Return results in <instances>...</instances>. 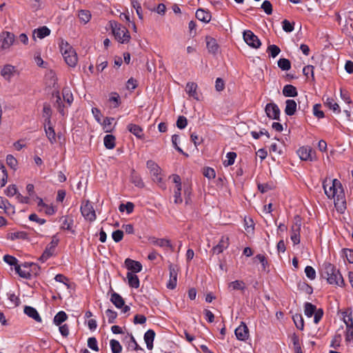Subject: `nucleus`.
<instances>
[{
  "instance_id": "nucleus-1",
  "label": "nucleus",
  "mask_w": 353,
  "mask_h": 353,
  "mask_svg": "<svg viewBox=\"0 0 353 353\" xmlns=\"http://www.w3.org/2000/svg\"><path fill=\"white\" fill-rule=\"evenodd\" d=\"M323 188L325 194L329 199H333L335 206L341 203L343 205L344 201V192L341 182L338 179H332L325 178L323 182Z\"/></svg>"
},
{
  "instance_id": "nucleus-2",
  "label": "nucleus",
  "mask_w": 353,
  "mask_h": 353,
  "mask_svg": "<svg viewBox=\"0 0 353 353\" xmlns=\"http://www.w3.org/2000/svg\"><path fill=\"white\" fill-rule=\"evenodd\" d=\"M321 276L330 285L342 287L344 280L339 270L330 263H323L321 269Z\"/></svg>"
},
{
  "instance_id": "nucleus-3",
  "label": "nucleus",
  "mask_w": 353,
  "mask_h": 353,
  "mask_svg": "<svg viewBox=\"0 0 353 353\" xmlns=\"http://www.w3.org/2000/svg\"><path fill=\"white\" fill-rule=\"evenodd\" d=\"M59 48L65 63L70 67H74L77 63L78 58L74 48L63 39L59 43Z\"/></svg>"
},
{
  "instance_id": "nucleus-4",
  "label": "nucleus",
  "mask_w": 353,
  "mask_h": 353,
  "mask_svg": "<svg viewBox=\"0 0 353 353\" xmlns=\"http://www.w3.org/2000/svg\"><path fill=\"white\" fill-rule=\"evenodd\" d=\"M110 26L115 39L121 43H128L130 34L128 29L116 21H111Z\"/></svg>"
},
{
  "instance_id": "nucleus-5",
  "label": "nucleus",
  "mask_w": 353,
  "mask_h": 353,
  "mask_svg": "<svg viewBox=\"0 0 353 353\" xmlns=\"http://www.w3.org/2000/svg\"><path fill=\"white\" fill-rule=\"evenodd\" d=\"M81 213L82 216L90 222L95 221L97 216L94 208L90 201H84L81 205Z\"/></svg>"
},
{
  "instance_id": "nucleus-6",
  "label": "nucleus",
  "mask_w": 353,
  "mask_h": 353,
  "mask_svg": "<svg viewBox=\"0 0 353 353\" xmlns=\"http://www.w3.org/2000/svg\"><path fill=\"white\" fill-rule=\"evenodd\" d=\"M146 166L150 170L152 180L158 184L162 183L163 178L161 168L152 160L148 161Z\"/></svg>"
},
{
  "instance_id": "nucleus-7",
  "label": "nucleus",
  "mask_w": 353,
  "mask_h": 353,
  "mask_svg": "<svg viewBox=\"0 0 353 353\" xmlns=\"http://www.w3.org/2000/svg\"><path fill=\"white\" fill-rule=\"evenodd\" d=\"M175 184L174 187V198L176 204H180L183 202L181 196L182 184L181 177L177 174H173L171 176Z\"/></svg>"
},
{
  "instance_id": "nucleus-8",
  "label": "nucleus",
  "mask_w": 353,
  "mask_h": 353,
  "mask_svg": "<svg viewBox=\"0 0 353 353\" xmlns=\"http://www.w3.org/2000/svg\"><path fill=\"white\" fill-rule=\"evenodd\" d=\"M302 161H313L316 159L315 152L310 146H302L296 152Z\"/></svg>"
},
{
  "instance_id": "nucleus-9",
  "label": "nucleus",
  "mask_w": 353,
  "mask_h": 353,
  "mask_svg": "<svg viewBox=\"0 0 353 353\" xmlns=\"http://www.w3.org/2000/svg\"><path fill=\"white\" fill-rule=\"evenodd\" d=\"M243 39L249 46L253 48L257 49L261 46V42L258 37L251 30H245L243 32Z\"/></svg>"
},
{
  "instance_id": "nucleus-10",
  "label": "nucleus",
  "mask_w": 353,
  "mask_h": 353,
  "mask_svg": "<svg viewBox=\"0 0 353 353\" xmlns=\"http://www.w3.org/2000/svg\"><path fill=\"white\" fill-rule=\"evenodd\" d=\"M15 36L10 32H3L0 35V48L2 50H7L14 43Z\"/></svg>"
},
{
  "instance_id": "nucleus-11",
  "label": "nucleus",
  "mask_w": 353,
  "mask_h": 353,
  "mask_svg": "<svg viewBox=\"0 0 353 353\" xmlns=\"http://www.w3.org/2000/svg\"><path fill=\"white\" fill-rule=\"evenodd\" d=\"M179 268L176 265L170 263L169 265L170 279L167 283V288L173 290L177 284V276Z\"/></svg>"
},
{
  "instance_id": "nucleus-12",
  "label": "nucleus",
  "mask_w": 353,
  "mask_h": 353,
  "mask_svg": "<svg viewBox=\"0 0 353 353\" xmlns=\"http://www.w3.org/2000/svg\"><path fill=\"white\" fill-rule=\"evenodd\" d=\"M265 112L268 118L274 120H279L280 110L276 103H268L265 108Z\"/></svg>"
},
{
  "instance_id": "nucleus-13",
  "label": "nucleus",
  "mask_w": 353,
  "mask_h": 353,
  "mask_svg": "<svg viewBox=\"0 0 353 353\" xmlns=\"http://www.w3.org/2000/svg\"><path fill=\"white\" fill-rule=\"evenodd\" d=\"M229 244V237L223 236L221 238L219 243L213 247L212 251L213 254H219L228 248Z\"/></svg>"
},
{
  "instance_id": "nucleus-14",
  "label": "nucleus",
  "mask_w": 353,
  "mask_h": 353,
  "mask_svg": "<svg viewBox=\"0 0 353 353\" xmlns=\"http://www.w3.org/2000/svg\"><path fill=\"white\" fill-rule=\"evenodd\" d=\"M198 85L194 82H188L185 86V92L190 97L196 101H199V94L197 92Z\"/></svg>"
},
{
  "instance_id": "nucleus-15",
  "label": "nucleus",
  "mask_w": 353,
  "mask_h": 353,
  "mask_svg": "<svg viewBox=\"0 0 353 353\" xmlns=\"http://www.w3.org/2000/svg\"><path fill=\"white\" fill-rule=\"evenodd\" d=\"M234 332L236 338L241 341H245L249 336L248 328L244 323H241V324L236 328Z\"/></svg>"
},
{
  "instance_id": "nucleus-16",
  "label": "nucleus",
  "mask_w": 353,
  "mask_h": 353,
  "mask_svg": "<svg viewBox=\"0 0 353 353\" xmlns=\"http://www.w3.org/2000/svg\"><path fill=\"white\" fill-rule=\"evenodd\" d=\"M125 265L126 268L132 272L137 273L141 272L142 270V265L140 262L132 260L130 259H125Z\"/></svg>"
},
{
  "instance_id": "nucleus-17",
  "label": "nucleus",
  "mask_w": 353,
  "mask_h": 353,
  "mask_svg": "<svg viewBox=\"0 0 353 353\" xmlns=\"http://www.w3.org/2000/svg\"><path fill=\"white\" fill-rule=\"evenodd\" d=\"M150 242L157 246L161 247V248H169L171 251H174V247L171 244L170 241L168 239H157L155 237H152L150 239Z\"/></svg>"
},
{
  "instance_id": "nucleus-18",
  "label": "nucleus",
  "mask_w": 353,
  "mask_h": 353,
  "mask_svg": "<svg viewBox=\"0 0 353 353\" xmlns=\"http://www.w3.org/2000/svg\"><path fill=\"white\" fill-rule=\"evenodd\" d=\"M23 311L26 315H28L29 317L33 319L37 322H38V323L41 322V321H42L41 318L35 308H34L31 306H26L24 307Z\"/></svg>"
},
{
  "instance_id": "nucleus-19",
  "label": "nucleus",
  "mask_w": 353,
  "mask_h": 353,
  "mask_svg": "<svg viewBox=\"0 0 353 353\" xmlns=\"http://www.w3.org/2000/svg\"><path fill=\"white\" fill-rule=\"evenodd\" d=\"M50 34V30L46 26H42L37 29L34 30L32 37L35 40L36 37L39 39H43Z\"/></svg>"
},
{
  "instance_id": "nucleus-20",
  "label": "nucleus",
  "mask_w": 353,
  "mask_h": 353,
  "mask_svg": "<svg viewBox=\"0 0 353 353\" xmlns=\"http://www.w3.org/2000/svg\"><path fill=\"white\" fill-rule=\"evenodd\" d=\"M206 46L210 53L215 54L219 50V45L215 39L211 37H206Z\"/></svg>"
},
{
  "instance_id": "nucleus-21",
  "label": "nucleus",
  "mask_w": 353,
  "mask_h": 353,
  "mask_svg": "<svg viewBox=\"0 0 353 353\" xmlns=\"http://www.w3.org/2000/svg\"><path fill=\"white\" fill-rule=\"evenodd\" d=\"M155 336V332L152 330H148L144 334V341L147 348L150 350L153 348V341Z\"/></svg>"
},
{
  "instance_id": "nucleus-22",
  "label": "nucleus",
  "mask_w": 353,
  "mask_h": 353,
  "mask_svg": "<svg viewBox=\"0 0 353 353\" xmlns=\"http://www.w3.org/2000/svg\"><path fill=\"white\" fill-rule=\"evenodd\" d=\"M285 104V113L288 116L294 115L296 110V101L292 99H288Z\"/></svg>"
},
{
  "instance_id": "nucleus-23",
  "label": "nucleus",
  "mask_w": 353,
  "mask_h": 353,
  "mask_svg": "<svg viewBox=\"0 0 353 353\" xmlns=\"http://www.w3.org/2000/svg\"><path fill=\"white\" fill-rule=\"evenodd\" d=\"M110 301L117 308H122V307L125 305V301L122 296L114 292L111 294Z\"/></svg>"
},
{
  "instance_id": "nucleus-24",
  "label": "nucleus",
  "mask_w": 353,
  "mask_h": 353,
  "mask_svg": "<svg viewBox=\"0 0 353 353\" xmlns=\"http://www.w3.org/2000/svg\"><path fill=\"white\" fill-rule=\"evenodd\" d=\"M196 17L201 21L208 23L211 19V14L203 9H198L196 12Z\"/></svg>"
},
{
  "instance_id": "nucleus-25",
  "label": "nucleus",
  "mask_w": 353,
  "mask_h": 353,
  "mask_svg": "<svg viewBox=\"0 0 353 353\" xmlns=\"http://www.w3.org/2000/svg\"><path fill=\"white\" fill-rule=\"evenodd\" d=\"M283 94L286 97H294L298 95V92L296 87L288 84L283 87Z\"/></svg>"
},
{
  "instance_id": "nucleus-26",
  "label": "nucleus",
  "mask_w": 353,
  "mask_h": 353,
  "mask_svg": "<svg viewBox=\"0 0 353 353\" xmlns=\"http://www.w3.org/2000/svg\"><path fill=\"white\" fill-rule=\"evenodd\" d=\"M45 132L50 142V143L53 144L56 142V134L54 128L51 126V123L50 125H47L45 123Z\"/></svg>"
},
{
  "instance_id": "nucleus-27",
  "label": "nucleus",
  "mask_w": 353,
  "mask_h": 353,
  "mask_svg": "<svg viewBox=\"0 0 353 353\" xmlns=\"http://www.w3.org/2000/svg\"><path fill=\"white\" fill-rule=\"evenodd\" d=\"M77 17L81 23L85 24L90 21L92 15L88 10H80L78 11Z\"/></svg>"
},
{
  "instance_id": "nucleus-28",
  "label": "nucleus",
  "mask_w": 353,
  "mask_h": 353,
  "mask_svg": "<svg viewBox=\"0 0 353 353\" xmlns=\"http://www.w3.org/2000/svg\"><path fill=\"white\" fill-rule=\"evenodd\" d=\"M128 130L139 139L143 136L142 128L136 124L130 123L128 125Z\"/></svg>"
},
{
  "instance_id": "nucleus-29",
  "label": "nucleus",
  "mask_w": 353,
  "mask_h": 353,
  "mask_svg": "<svg viewBox=\"0 0 353 353\" xmlns=\"http://www.w3.org/2000/svg\"><path fill=\"white\" fill-rule=\"evenodd\" d=\"M52 110L48 103H44L43 108V117L45 119V123L50 125L51 123Z\"/></svg>"
},
{
  "instance_id": "nucleus-30",
  "label": "nucleus",
  "mask_w": 353,
  "mask_h": 353,
  "mask_svg": "<svg viewBox=\"0 0 353 353\" xmlns=\"http://www.w3.org/2000/svg\"><path fill=\"white\" fill-rule=\"evenodd\" d=\"M14 68L11 65H5L1 71V76L6 80H10L13 75Z\"/></svg>"
},
{
  "instance_id": "nucleus-31",
  "label": "nucleus",
  "mask_w": 353,
  "mask_h": 353,
  "mask_svg": "<svg viewBox=\"0 0 353 353\" xmlns=\"http://www.w3.org/2000/svg\"><path fill=\"white\" fill-rule=\"evenodd\" d=\"M228 289L230 290H244L245 289V283L243 281L236 280L228 283Z\"/></svg>"
},
{
  "instance_id": "nucleus-32",
  "label": "nucleus",
  "mask_w": 353,
  "mask_h": 353,
  "mask_svg": "<svg viewBox=\"0 0 353 353\" xmlns=\"http://www.w3.org/2000/svg\"><path fill=\"white\" fill-rule=\"evenodd\" d=\"M127 279L130 287L134 288H138L139 287V279L136 274L132 272H128Z\"/></svg>"
},
{
  "instance_id": "nucleus-33",
  "label": "nucleus",
  "mask_w": 353,
  "mask_h": 353,
  "mask_svg": "<svg viewBox=\"0 0 353 353\" xmlns=\"http://www.w3.org/2000/svg\"><path fill=\"white\" fill-rule=\"evenodd\" d=\"M130 181L138 188H143L144 187V183L141 177L134 170L132 172Z\"/></svg>"
},
{
  "instance_id": "nucleus-34",
  "label": "nucleus",
  "mask_w": 353,
  "mask_h": 353,
  "mask_svg": "<svg viewBox=\"0 0 353 353\" xmlns=\"http://www.w3.org/2000/svg\"><path fill=\"white\" fill-rule=\"evenodd\" d=\"M54 252L55 248L47 245L42 255L39 257V261L44 263L54 254Z\"/></svg>"
},
{
  "instance_id": "nucleus-35",
  "label": "nucleus",
  "mask_w": 353,
  "mask_h": 353,
  "mask_svg": "<svg viewBox=\"0 0 353 353\" xmlns=\"http://www.w3.org/2000/svg\"><path fill=\"white\" fill-rule=\"evenodd\" d=\"M9 239L14 241L17 239L25 240L28 239V234L23 231H17L8 234Z\"/></svg>"
},
{
  "instance_id": "nucleus-36",
  "label": "nucleus",
  "mask_w": 353,
  "mask_h": 353,
  "mask_svg": "<svg viewBox=\"0 0 353 353\" xmlns=\"http://www.w3.org/2000/svg\"><path fill=\"white\" fill-rule=\"evenodd\" d=\"M104 145L107 149L112 150L115 147V137L112 134H107L103 139Z\"/></svg>"
},
{
  "instance_id": "nucleus-37",
  "label": "nucleus",
  "mask_w": 353,
  "mask_h": 353,
  "mask_svg": "<svg viewBox=\"0 0 353 353\" xmlns=\"http://www.w3.org/2000/svg\"><path fill=\"white\" fill-rule=\"evenodd\" d=\"M68 319L66 313L63 311L59 312L54 317V323L56 325H60L62 323Z\"/></svg>"
},
{
  "instance_id": "nucleus-38",
  "label": "nucleus",
  "mask_w": 353,
  "mask_h": 353,
  "mask_svg": "<svg viewBox=\"0 0 353 353\" xmlns=\"http://www.w3.org/2000/svg\"><path fill=\"white\" fill-rule=\"evenodd\" d=\"M291 341L293 343V347L295 353H303L299 338L296 334H292V336H291Z\"/></svg>"
},
{
  "instance_id": "nucleus-39",
  "label": "nucleus",
  "mask_w": 353,
  "mask_h": 353,
  "mask_svg": "<svg viewBox=\"0 0 353 353\" xmlns=\"http://www.w3.org/2000/svg\"><path fill=\"white\" fill-rule=\"evenodd\" d=\"M61 228L63 230H70L72 233H74V230H72V226L73 225V219L67 216L63 217Z\"/></svg>"
},
{
  "instance_id": "nucleus-40",
  "label": "nucleus",
  "mask_w": 353,
  "mask_h": 353,
  "mask_svg": "<svg viewBox=\"0 0 353 353\" xmlns=\"http://www.w3.org/2000/svg\"><path fill=\"white\" fill-rule=\"evenodd\" d=\"M316 311V307L311 303H305L304 305V313L307 317H311Z\"/></svg>"
},
{
  "instance_id": "nucleus-41",
  "label": "nucleus",
  "mask_w": 353,
  "mask_h": 353,
  "mask_svg": "<svg viewBox=\"0 0 353 353\" xmlns=\"http://www.w3.org/2000/svg\"><path fill=\"white\" fill-rule=\"evenodd\" d=\"M325 105L330 109L332 110L334 112H340V108L338 103L332 98H327L325 101Z\"/></svg>"
},
{
  "instance_id": "nucleus-42",
  "label": "nucleus",
  "mask_w": 353,
  "mask_h": 353,
  "mask_svg": "<svg viewBox=\"0 0 353 353\" xmlns=\"http://www.w3.org/2000/svg\"><path fill=\"white\" fill-rule=\"evenodd\" d=\"M236 154L234 152H230L226 154L227 159L224 160L223 164L225 167H228L234 164Z\"/></svg>"
},
{
  "instance_id": "nucleus-43",
  "label": "nucleus",
  "mask_w": 353,
  "mask_h": 353,
  "mask_svg": "<svg viewBox=\"0 0 353 353\" xmlns=\"http://www.w3.org/2000/svg\"><path fill=\"white\" fill-rule=\"evenodd\" d=\"M131 4H132V7L135 9L136 12L139 17V19L140 20H143V10H142L141 3L139 2L138 0H132Z\"/></svg>"
},
{
  "instance_id": "nucleus-44",
  "label": "nucleus",
  "mask_w": 353,
  "mask_h": 353,
  "mask_svg": "<svg viewBox=\"0 0 353 353\" xmlns=\"http://www.w3.org/2000/svg\"><path fill=\"white\" fill-rule=\"evenodd\" d=\"M293 321H294V323L296 325V327L301 330H303V328H304V321H303V318L301 314H296L295 315L293 316Z\"/></svg>"
},
{
  "instance_id": "nucleus-45",
  "label": "nucleus",
  "mask_w": 353,
  "mask_h": 353,
  "mask_svg": "<svg viewBox=\"0 0 353 353\" xmlns=\"http://www.w3.org/2000/svg\"><path fill=\"white\" fill-rule=\"evenodd\" d=\"M63 100L70 105L73 101V95L68 88H64L62 90Z\"/></svg>"
},
{
  "instance_id": "nucleus-46",
  "label": "nucleus",
  "mask_w": 353,
  "mask_h": 353,
  "mask_svg": "<svg viewBox=\"0 0 353 353\" xmlns=\"http://www.w3.org/2000/svg\"><path fill=\"white\" fill-rule=\"evenodd\" d=\"M278 66L282 70L287 71L291 68V63L288 59L281 58L278 61Z\"/></svg>"
},
{
  "instance_id": "nucleus-47",
  "label": "nucleus",
  "mask_w": 353,
  "mask_h": 353,
  "mask_svg": "<svg viewBox=\"0 0 353 353\" xmlns=\"http://www.w3.org/2000/svg\"><path fill=\"white\" fill-rule=\"evenodd\" d=\"M8 174L3 165H0V188L3 187L7 183Z\"/></svg>"
},
{
  "instance_id": "nucleus-48",
  "label": "nucleus",
  "mask_w": 353,
  "mask_h": 353,
  "mask_svg": "<svg viewBox=\"0 0 353 353\" xmlns=\"http://www.w3.org/2000/svg\"><path fill=\"white\" fill-rule=\"evenodd\" d=\"M345 324L347 326V330L345 332V341L347 343H353V328L352 327V323L349 324L347 322L345 321Z\"/></svg>"
},
{
  "instance_id": "nucleus-49",
  "label": "nucleus",
  "mask_w": 353,
  "mask_h": 353,
  "mask_svg": "<svg viewBox=\"0 0 353 353\" xmlns=\"http://www.w3.org/2000/svg\"><path fill=\"white\" fill-rule=\"evenodd\" d=\"M112 353H120L122 351V346L117 340L112 339L110 342Z\"/></svg>"
},
{
  "instance_id": "nucleus-50",
  "label": "nucleus",
  "mask_w": 353,
  "mask_h": 353,
  "mask_svg": "<svg viewBox=\"0 0 353 353\" xmlns=\"http://www.w3.org/2000/svg\"><path fill=\"white\" fill-rule=\"evenodd\" d=\"M281 52L280 48L276 45H270L267 48V52L270 54V55L272 58H275Z\"/></svg>"
},
{
  "instance_id": "nucleus-51",
  "label": "nucleus",
  "mask_w": 353,
  "mask_h": 353,
  "mask_svg": "<svg viewBox=\"0 0 353 353\" xmlns=\"http://www.w3.org/2000/svg\"><path fill=\"white\" fill-rule=\"evenodd\" d=\"M342 340L341 334L339 333H336L334 336L333 339L331 341L330 346L334 349H337L341 344Z\"/></svg>"
},
{
  "instance_id": "nucleus-52",
  "label": "nucleus",
  "mask_w": 353,
  "mask_h": 353,
  "mask_svg": "<svg viewBox=\"0 0 353 353\" xmlns=\"http://www.w3.org/2000/svg\"><path fill=\"white\" fill-rule=\"evenodd\" d=\"M301 226V218H300V216H296L294 218V224L292 226L291 232H296V233H300Z\"/></svg>"
},
{
  "instance_id": "nucleus-53",
  "label": "nucleus",
  "mask_w": 353,
  "mask_h": 353,
  "mask_svg": "<svg viewBox=\"0 0 353 353\" xmlns=\"http://www.w3.org/2000/svg\"><path fill=\"white\" fill-rule=\"evenodd\" d=\"M6 163L12 169L16 170L17 167V160L12 154H8L6 157Z\"/></svg>"
},
{
  "instance_id": "nucleus-54",
  "label": "nucleus",
  "mask_w": 353,
  "mask_h": 353,
  "mask_svg": "<svg viewBox=\"0 0 353 353\" xmlns=\"http://www.w3.org/2000/svg\"><path fill=\"white\" fill-rule=\"evenodd\" d=\"M134 204L131 202H128L127 203L125 204H121L119 205V210L121 212H124L125 210L127 212L128 214H130L132 212L133 210H134Z\"/></svg>"
},
{
  "instance_id": "nucleus-55",
  "label": "nucleus",
  "mask_w": 353,
  "mask_h": 353,
  "mask_svg": "<svg viewBox=\"0 0 353 353\" xmlns=\"http://www.w3.org/2000/svg\"><path fill=\"white\" fill-rule=\"evenodd\" d=\"M105 315H106V317L108 318V323H114L115 319H117V312H115L112 310L108 309L105 311Z\"/></svg>"
},
{
  "instance_id": "nucleus-56",
  "label": "nucleus",
  "mask_w": 353,
  "mask_h": 353,
  "mask_svg": "<svg viewBox=\"0 0 353 353\" xmlns=\"http://www.w3.org/2000/svg\"><path fill=\"white\" fill-rule=\"evenodd\" d=\"M14 269L16 272L19 274V275L22 278L28 279L31 276L30 273L28 271L23 270L19 265H16Z\"/></svg>"
},
{
  "instance_id": "nucleus-57",
  "label": "nucleus",
  "mask_w": 353,
  "mask_h": 353,
  "mask_svg": "<svg viewBox=\"0 0 353 353\" xmlns=\"http://www.w3.org/2000/svg\"><path fill=\"white\" fill-rule=\"evenodd\" d=\"M113 118L106 117L104 119L103 123H101L103 127V130L108 132L112 130V123L113 121Z\"/></svg>"
},
{
  "instance_id": "nucleus-58",
  "label": "nucleus",
  "mask_w": 353,
  "mask_h": 353,
  "mask_svg": "<svg viewBox=\"0 0 353 353\" xmlns=\"http://www.w3.org/2000/svg\"><path fill=\"white\" fill-rule=\"evenodd\" d=\"M305 273L308 279L314 280L316 278V271L312 266H306Z\"/></svg>"
},
{
  "instance_id": "nucleus-59",
  "label": "nucleus",
  "mask_w": 353,
  "mask_h": 353,
  "mask_svg": "<svg viewBox=\"0 0 353 353\" xmlns=\"http://www.w3.org/2000/svg\"><path fill=\"white\" fill-rule=\"evenodd\" d=\"M88 346L94 351L98 352L99 347L97 345V341L94 337H90L88 340Z\"/></svg>"
},
{
  "instance_id": "nucleus-60",
  "label": "nucleus",
  "mask_w": 353,
  "mask_h": 353,
  "mask_svg": "<svg viewBox=\"0 0 353 353\" xmlns=\"http://www.w3.org/2000/svg\"><path fill=\"white\" fill-rule=\"evenodd\" d=\"M261 8L267 14H271L272 13V6L269 1H264L261 5Z\"/></svg>"
},
{
  "instance_id": "nucleus-61",
  "label": "nucleus",
  "mask_w": 353,
  "mask_h": 353,
  "mask_svg": "<svg viewBox=\"0 0 353 353\" xmlns=\"http://www.w3.org/2000/svg\"><path fill=\"white\" fill-rule=\"evenodd\" d=\"M282 27L285 32H291L294 30V24L291 23L288 20L285 19L282 22Z\"/></svg>"
},
{
  "instance_id": "nucleus-62",
  "label": "nucleus",
  "mask_w": 353,
  "mask_h": 353,
  "mask_svg": "<svg viewBox=\"0 0 353 353\" xmlns=\"http://www.w3.org/2000/svg\"><path fill=\"white\" fill-rule=\"evenodd\" d=\"M203 174L209 179H214L216 176L214 170L211 168H205Z\"/></svg>"
},
{
  "instance_id": "nucleus-63",
  "label": "nucleus",
  "mask_w": 353,
  "mask_h": 353,
  "mask_svg": "<svg viewBox=\"0 0 353 353\" xmlns=\"http://www.w3.org/2000/svg\"><path fill=\"white\" fill-rule=\"evenodd\" d=\"M187 124H188V121H187L186 117H185L184 116L179 117V118L176 121V126L179 129L185 128L186 127Z\"/></svg>"
},
{
  "instance_id": "nucleus-64",
  "label": "nucleus",
  "mask_w": 353,
  "mask_h": 353,
  "mask_svg": "<svg viewBox=\"0 0 353 353\" xmlns=\"http://www.w3.org/2000/svg\"><path fill=\"white\" fill-rule=\"evenodd\" d=\"M112 237L115 242L118 243L122 240L123 237V232L122 230H117L112 232Z\"/></svg>"
}]
</instances>
